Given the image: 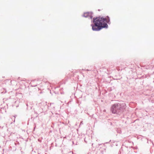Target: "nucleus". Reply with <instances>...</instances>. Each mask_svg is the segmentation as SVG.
Returning <instances> with one entry per match:
<instances>
[{
  "label": "nucleus",
  "instance_id": "nucleus-2",
  "mask_svg": "<svg viewBox=\"0 0 154 154\" xmlns=\"http://www.w3.org/2000/svg\"><path fill=\"white\" fill-rule=\"evenodd\" d=\"M118 106L117 105L115 106H113L112 109H113V110H112L113 113H119L120 112V111L119 109H118Z\"/></svg>",
  "mask_w": 154,
  "mask_h": 154
},
{
  "label": "nucleus",
  "instance_id": "nucleus-4",
  "mask_svg": "<svg viewBox=\"0 0 154 154\" xmlns=\"http://www.w3.org/2000/svg\"><path fill=\"white\" fill-rule=\"evenodd\" d=\"M130 147H131V146ZM131 147L132 148L134 149H137V147L136 146H131Z\"/></svg>",
  "mask_w": 154,
  "mask_h": 154
},
{
  "label": "nucleus",
  "instance_id": "nucleus-3",
  "mask_svg": "<svg viewBox=\"0 0 154 154\" xmlns=\"http://www.w3.org/2000/svg\"><path fill=\"white\" fill-rule=\"evenodd\" d=\"M90 15L91 14L89 12H86L84 14V16L86 17H88L90 16Z\"/></svg>",
  "mask_w": 154,
  "mask_h": 154
},
{
  "label": "nucleus",
  "instance_id": "nucleus-5",
  "mask_svg": "<svg viewBox=\"0 0 154 154\" xmlns=\"http://www.w3.org/2000/svg\"><path fill=\"white\" fill-rule=\"evenodd\" d=\"M71 152H72V154H73V152H72L71 151L69 152V153H71Z\"/></svg>",
  "mask_w": 154,
  "mask_h": 154
},
{
  "label": "nucleus",
  "instance_id": "nucleus-1",
  "mask_svg": "<svg viewBox=\"0 0 154 154\" xmlns=\"http://www.w3.org/2000/svg\"><path fill=\"white\" fill-rule=\"evenodd\" d=\"M109 21V19L108 17L104 18L103 17H97L94 19L93 22L94 24L92 25V29L94 31H99L102 28L108 26L107 23Z\"/></svg>",
  "mask_w": 154,
  "mask_h": 154
}]
</instances>
